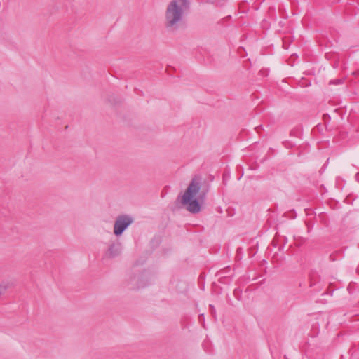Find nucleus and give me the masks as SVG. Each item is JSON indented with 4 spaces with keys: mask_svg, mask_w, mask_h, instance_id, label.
<instances>
[{
    "mask_svg": "<svg viewBox=\"0 0 359 359\" xmlns=\"http://www.w3.org/2000/svg\"><path fill=\"white\" fill-rule=\"evenodd\" d=\"M133 222L132 218L127 215H120L116 218L114 226V233L116 236L122 234L125 229Z\"/></svg>",
    "mask_w": 359,
    "mask_h": 359,
    "instance_id": "7ed1b4c3",
    "label": "nucleus"
},
{
    "mask_svg": "<svg viewBox=\"0 0 359 359\" xmlns=\"http://www.w3.org/2000/svg\"><path fill=\"white\" fill-rule=\"evenodd\" d=\"M188 7L187 0H172L165 11V25L176 29L182 20L184 9Z\"/></svg>",
    "mask_w": 359,
    "mask_h": 359,
    "instance_id": "f03ea898",
    "label": "nucleus"
},
{
    "mask_svg": "<svg viewBox=\"0 0 359 359\" xmlns=\"http://www.w3.org/2000/svg\"><path fill=\"white\" fill-rule=\"evenodd\" d=\"M113 248H114V245H111V246L109 248V252H110L111 254L112 253V252H111V251H112Z\"/></svg>",
    "mask_w": 359,
    "mask_h": 359,
    "instance_id": "423d86ee",
    "label": "nucleus"
},
{
    "mask_svg": "<svg viewBox=\"0 0 359 359\" xmlns=\"http://www.w3.org/2000/svg\"><path fill=\"white\" fill-rule=\"evenodd\" d=\"M200 182L194 178L182 196V204L191 213H198L201 210L200 203L203 201L205 192L200 191Z\"/></svg>",
    "mask_w": 359,
    "mask_h": 359,
    "instance_id": "f257e3e1",
    "label": "nucleus"
},
{
    "mask_svg": "<svg viewBox=\"0 0 359 359\" xmlns=\"http://www.w3.org/2000/svg\"><path fill=\"white\" fill-rule=\"evenodd\" d=\"M13 283L10 280L0 281V296L3 294L8 288L13 287Z\"/></svg>",
    "mask_w": 359,
    "mask_h": 359,
    "instance_id": "20e7f679",
    "label": "nucleus"
},
{
    "mask_svg": "<svg viewBox=\"0 0 359 359\" xmlns=\"http://www.w3.org/2000/svg\"><path fill=\"white\" fill-rule=\"evenodd\" d=\"M330 83H333V84H339V83H341V80L336 79V80H334V81H331Z\"/></svg>",
    "mask_w": 359,
    "mask_h": 359,
    "instance_id": "39448f33",
    "label": "nucleus"
}]
</instances>
